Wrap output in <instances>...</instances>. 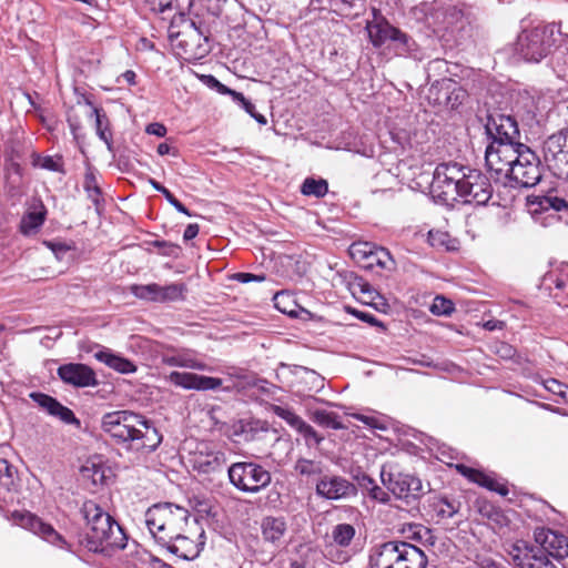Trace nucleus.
<instances>
[{
	"instance_id": "7ed1b4c3",
	"label": "nucleus",
	"mask_w": 568,
	"mask_h": 568,
	"mask_svg": "<svg viewBox=\"0 0 568 568\" xmlns=\"http://www.w3.org/2000/svg\"><path fill=\"white\" fill-rule=\"evenodd\" d=\"M81 514L85 520V531L79 539L82 546L94 552L125 548L128 538L122 527L95 501H84Z\"/></svg>"
},
{
	"instance_id": "a18cd8bd",
	"label": "nucleus",
	"mask_w": 568,
	"mask_h": 568,
	"mask_svg": "<svg viewBox=\"0 0 568 568\" xmlns=\"http://www.w3.org/2000/svg\"><path fill=\"white\" fill-rule=\"evenodd\" d=\"M454 311V304L444 296H436L430 305V312L434 315H449Z\"/></svg>"
},
{
	"instance_id": "c85d7f7f",
	"label": "nucleus",
	"mask_w": 568,
	"mask_h": 568,
	"mask_svg": "<svg viewBox=\"0 0 568 568\" xmlns=\"http://www.w3.org/2000/svg\"><path fill=\"white\" fill-rule=\"evenodd\" d=\"M226 464L225 454L222 452H212L196 460V468L200 473L212 474L219 471Z\"/></svg>"
},
{
	"instance_id": "052dcab7",
	"label": "nucleus",
	"mask_w": 568,
	"mask_h": 568,
	"mask_svg": "<svg viewBox=\"0 0 568 568\" xmlns=\"http://www.w3.org/2000/svg\"><path fill=\"white\" fill-rule=\"evenodd\" d=\"M356 481L357 485L366 493L371 490V487H374L376 485V481L367 474L356 476Z\"/></svg>"
},
{
	"instance_id": "3c124183",
	"label": "nucleus",
	"mask_w": 568,
	"mask_h": 568,
	"mask_svg": "<svg viewBox=\"0 0 568 568\" xmlns=\"http://www.w3.org/2000/svg\"><path fill=\"white\" fill-rule=\"evenodd\" d=\"M153 245L160 250V254L170 257H178L181 252V247L176 244L165 241H154Z\"/></svg>"
},
{
	"instance_id": "c756f323",
	"label": "nucleus",
	"mask_w": 568,
	"mask_h": 568,
	"mask_svg": "<svg viewBox=\"0 0 568 568\" xmlns=\"http://www.w3.org/2000/svg\"><path fill=\"white\" fill-rule=\"evenodd\" d=\"M162 362L169 366L185 367V368H192V369H199V371L205 369V364L197 361L190 353H178V354H173V355H165V356H163Z\"/></svg>"
},
{
	"instance_id": "58836bf2",
	"label": "nucleus",
	"mask_w": 568,
	"mask_h": 568,
	"mask_svg": "<svg viewBox=\"0 0 568 568\" xmlns=\"http://www.w3.org/2000/svg\"><path fill=\"white\" fill-rule=\"evenodd\" d=\"M318 9L329 8L334 11H344L348 8H363L364 0H314Z\"/></svg>"
},
{
	"instance_id": "473e14b6",
	"label": "nucleus",
	"mask_w": 568,
	"mask_h": 568,
	"mask_svg": "<svg viewBox=\"0 0 568 568\" xmlns=\"http://www.w3.org/2000/svg\"><path fill=\"white\" fill-rule=\"evenodd\" d=\"M355 535V527L351 524H338L332 529V539L341 547L349 546Z\"/></svg>"
},
{
	"instance_id": "4c0bfd02",
	"label": "nucleus",
	"mask_w": 568,
	"mask_h": 568,
	"mask_svg": "<svg viewBox=\"0 0 568 568\" xmlns=\"http://www.w3.org/2000/svg\"><path fill=\"white\" fill-rule=\"evenodd\" d=\"M294 469L303 476L323 475V464L317 460L300 458L295 463Z\"/></svg>"
},
{
	"instance_id": "09e8293b",
	"label": "nucleus",
	"mask_w": 568,
	"mask_h": 568,
	"mask_svg": "<svg viewBox=\"0 0 568 568\" xmlns=\"http://www.w3.org/2000/svg\"><path fill=\"white\" fill-rule=\"evenodd\" d=\"M33 164L36 166H39L44 170L53 171V172H61L62 171V163L60 160H57L52 156H40L38 155Z\"/></svg>"
},
{
	"instance_id": "412c9836",
	"label": "nucleus",
	"mask_w": 568,
	"mask_h": 568,
	"mask_svg": "<svg viewBox=\"0 0 568 568\" xmlns=\"http://www.w3.org/2000/svg\"><path fill=\"white\" fill-rule=\"evenodd\" d=\"M31 398L48 412V414L58 417L61 422L78 427L80 426V420L75 417L74 413L55 398L42 393H32Z\"/></svg>"
},
{
	"instance_id": "1a4fd4ad",
	"label": "nucleus",
	"mask_w": 568,
	"mask_h": 568,
	"mask_svg": "<svg viewBox=\"0 0 568 568\" xmlns=\"http://www.w3.org/2000/svg\"><path fill=\"white\" fill-rule=\"evenodd\" d=\"M368 37L374 47H381L387 40L397 43V51L400 55H410L414 59L423 58L416 53V43L405 33L390 26L387 21H378L367 24Z\"/></svg>"
},
{
	"instance_id": "338daca9",
	"label": "nucleus",
	"mask_w": 568,
	"mask_h": 568,
	"mask_svg": "<svg viewBox=\"0 0 568 568\" xmlns=\"http://www.w3.org/2000/svg\"><path fill=\"white\" fill-rule=\"evenodd\" d=\"M479 566L480 568H507L501 561L491 558H483Z\"/></svg>"
},
{
	"instance_id": "e433bc0d",
	"label": "nucleus",
	"mask_w": 568,
	"mask_h": 568,
	"mask_svg": "<svg viewBox=\"0 0 568 568\" xmlns=\"http://www.w3.org/2000/svg\"><path fill=\"white\" fill-rule=\"evenodd\" d=\"M87 103H88V105L91 106L90 116L95 118V130H97L98 136L102 141H104L105 144L108 145V148L110 149L111 141L106 135V129H108L106 115L104 113H101V111L98 108L93 106L91 102L88 101Z\"/></svg>"
},
{
	"instance_id": "6e6d98bb",
	"label": "nucleus",
	"mask_w": 568,
	"mask_h": 568,
	"mask_svg": "<svg viewBox=\"0 0 568 568\" xmlns=\"http://www.w3.org/2000/svg\"><path fill=\"white\" fill-rule=\"evenodd\" d=\"M233 278L240 283H250V282H264L266 276L264 274H252V273H235Z\"/></svg>"
},
{
	"instance_id": "7c9ffc66",
	"label": "nucleus",
	"mask_w": 568,
	"mask_h": 568,
	"mask_svg": "<svg viewBox=\"0 0 568 568\" xmlns=\"http://www.w3.org/2000/svg\"><path fill=\"white\" fill-rule=\"evenodd\" d=\"M311 419L322 427L332 429L346 428L336 413L326 409H315L311 412Z\"/></svg>"
},
{
	"instance_id": "6e6552de",
	"label": "nucleus",
	"mask_w": 568,
	"mask_h": 568,
	"mask_svg": "<svg viewBox=\"0 0 568 568\" xmlns=\"http://www.w3.org/2000/svg\"><path fill=\"white\" fill-rule=\"evenodd\" d=\"M381 480L396 499L404 500L407 505L418 500L425 494L422 480L413 474L387 471L383 467Z\"/></svg>"
},
{
	"instance_id": "b1692460",
	"label": "nucleus",
	"mask_w": 568,
	"mask_h": 568,
	"mask_svg": "<svg viewBox=\"0 0 568 568\" xmlns=\"http://www.w3.org/2000/svg\"><path fill=\"white\" fill-rule=\"evenodd\" d=\"M161 545L166 547L170 552L186 560H192L200 554L197 545L186 537L184 532H180L179 536L172 537L170 542H161Z\"/></svg>"
},
{
	"instance_id": "69168bd1",
	"label": "nucleus",
	"mask_w": 568,
	"mask_h": 568,
	"mask_svg": "<svg viewBox=\"0 0 568 568\" xmlns=\"http://www.w3.org/2000/svg\"><path fill=\"white\" fill-rule=\"evenodd\" d=\"M354 286L358 287L361 293H363V294H367V295H369V296L373 298V294L375 293V291H374V290H373V287H372L367 282H365L363 278H358V280L354 283Z\"/></svg>"
},
{
	"instance_id": "774afa93",
	"label": "nucleus",
	"mask_w": 568,
	"mask_h": 568,
	"mask_svg": "<svg viewBox=\"0 0 568 568\" xmlns=\"http://www.w3.org/2000/svg\"><path fill=\"white\" fill-rule=\"evenodd\" d=\"M199 225L197 224H189L183 233V239L185 241H190L194 239L199 234Z\"/></svg>"
},
{
	"instance_id": "393cba45",
	"label": "nucleus",
	"mask_w": 568,
	"mask_h": 568,
	"mask_svg": "<svg viewBox=\"0 0 568 568\" xmlns=\"http://www.w3.org/2000/svg\"><path fill=\"white\" fill-rule=\"evenodd\" d=\"M400 554L399 568H425L427 564L425 554L412 544L400 541Z\"/></svg>"
},
{
	"instance_id": "5fc2aeb1",
	"label": "nucleus",
	"mask_w": 568,
	"mask_h": 568,
	"mask_svg": "<svg viewBox=\"0 0 568 568\" xmlns=\"http://www.w3.org/2000/svg\"><path fill=\"white\" fill-rule=\"evenodd\" d=\"M545 281L550 285L554 284L559 291H562L568 285V275L559 276L555 272H550L546 275Z\"/></svg>"
},
{
	"instance_id": "8fccbe9b",
	"label": "nucleus",
	"mask_w": 568,
	"mask_h": 568,
	"mask_svg": "<svg viewBox=\"0 0 568 568\" xmlns=\"http://www.w3.org/2000/svg\"><path fill=\"white\" fill-rule=\"evenodd\" d=\"M13 483V468L7 459H0V485L9 487Z\"/></svg>"
},
{
	"instance_id": "a19ab883",
	"label": "nucleus",
	"mask_w": 568,
	"mask_h": 568,
	"mask_svg": "<svg viewBox=\"0 0 568 568\" xmlns=\"http://www.w3.org/2000/svg\"><path fill=\"white\" fill-rule=\"evenodd\" d=\"M159 291L160 285L156 283H151L146 285H133L131 287V292L135 297L152 302H158L156 297H159Z\"/></svg>"
},
{
	"instance_id": "2eb2a0df",
	"label": "nucleus",
	"mask_w": 568,
	"mask_h": 568,
	"mask_svg": "<svg viewBox=\"0 0 568 568\" xmlns=\"http://www.w3.org/2000/svg\"><path fill=\"white\" fill-rule=\"evenodd\" d=\"M491 142L519 143V130L516 120L508 114L491 113L488 115L485 125Z\"/></svg>"
},
{
	"instance_id": "ddd939ff",
	"label": "nucleus",
	"mask_w": 568,
	"mask_h": 568,
	"mask_svg": "<svg viewBox=\"0 0 568 568\" xmlns=\"http://www.w3.org/2000/svg\"><path fill=\"white\" fill-rule=\"evenodd\" d=\"M317 496L327 500L348 499L357 496V486L339 475H322L316 483Z\"/></svg>"
},
{
	"instance_id": "680f3d73",
	"label": "nucleus",
	"mask_w": 568,
	"mask_h": 568,
	"mask_svg": "<svg viewBox=\"0 0 568 568\" xmlns=\"http://www.w3.org/2000/svg\"><path fill=\"white\" fill-rule=\"evenodd\" d=\"M440 504L442 507L438 509V514L442 515L443 517L450 518L456 514V507L447 499H443Z\"/></svg>"
},
{
	"instance_id": "603ef678",
	"label": "nucleus",
	"mask_w": 568,
	"mask_h": 568,
	"mask_svg": "<svg viewBox=\"0 0 568 568\" xmlns=\"http://www.w3.org/2000/svg\"><path fill=\"white\" fill-rule=\"evenodd\" d=\"M390 491L385 490L383 487L377 484L374 487H371V490L367 493L371 499L378 501L381 504L387 505L390 503Z\"/></svg>"
},
{
	"instance_id": "79ce46f5",
	"label": "nucleus",
	"mask_w": 568,
	"mask_h": 568,
	"mask_svg": "<svg viewBox=\"0 0 568 568\" xmlns=\"http://www.w3.org/2000/svg\"><path fill=\"white\" fill-rule=\"evenodd\" d=\"M150 183L156 191L161 192L165 196L168 202L174 206L176 211L187 216H192L191 212L166 187L153 179H150Z\"/></svg>"
},
{
	"instance_id": "37998d69",
	"label": "nucleus",
	"mask_w": 568,
	"mask_h": 568,
	"mask_svg": "<svg viewBox=\"0 0 568 568\" xmlns=\"http://www.w3.org/2000/svg\"><path fill=\"white\" fill-rule=\"evenodd\" d=\"M273 413L284 419L291 427L297 429L302 425L303 419L296 415L291 408L275 405L273 406Z\"/></svg>"
},
{
	"instance_id": "f8f14e48",
	"label": "nucleus",
	"mask_w": 568,
	"mask_h": 568,
	"mask_svg": "<svg viewBox=\"0 0 568 568\" xmlns=\"http://www.w3.org/2000/svg\"><path fill=\"white\" fill-rule=\"evenodd\" d=\"M541 179V166L538 156L528 146L523 149L521 156L517 160L511 174L506 181L515 182L523 187L535 186Z\"/></svg>"
},
{
	"instance_id": "0eeeda50",
	"label": "nucleus",
	"mask_w": 568,
	"mask_h": 568,
	"mask_svg": "<svg viewBox=\"0 0 568 568\" xmlns=\"http://www.w3.org/2000/svg\"><path fill=\"white\" fill-rule=\"evenodd\" d=\"M521 143L490 142L485 152L486 166L496 181H506L517 160L521 156Z\"/></svg>"
},
{
	"instance_id": "ea45409f",
	"label": "nucleus",
	"mask_w": 568,
	"mask_h": 568,
	"mask_svg": "<svg viewBox=\"0 0 568 568\" xmlns=\"http://www.w3.org/2000/svg\"><path fill=\"white\" fill-rule=\"evenodd\" d=\"M374 246H375L374 244L368 243V242H357V243H353L349 246L348 252H349L351 257L356 263H358L361 266H363V264L365 262H367V257L371 254Z\"/></svg>"
},
{
	"instance_id": "9b49d317",
	"label": "nucleus",
	"mask_w": 568,
	"mask_h": 568,
	"mask_svg": "<svg viewBox=\"0 0 568 568\" xmlns=\"http://www.w3.org/2000/svg\"><path fill=\"white\" fill-rule=\"evenodd\" d=\"M465 172L466 168L458 163L438 164L433 174L432 191L452 197L455 194L459 195Z\"/></svg>"
},
{
	"instance_id": "39448f33",
	"label": "nucleus",
	"mask_w": 568,
	"mask_h": 568,
	"mask_svg": "<svg viewBox=\"0 0 568 568\" xmlns=\"http://www.w3.org/2000/svg\"><path fill=\"white\" fill-rule=\"evenodd\" d=\"M560 31L556 24L538 26L523 31L517 39L515 52L527 62H539L557 42Z\"/></svg>"
},
{
	"instance_id": "f3484780",
	"label": "nucleus",
	"mask_w": 568,
	"mask_h": 568,
	"mask_svg": "<svg viewBox=\"0 0 568 568\" xmlns=\"http://www.w3.org/2000/svg\"><path fill=\"white\" fill-rule=\"evenodd\" d=\"M58 376L65 383L74 387L97 386L98 379L94 371L88 365L80 363H69L58 368Z\"/></svg>"
},
{
	"instance_id": "bf43d9fd",
	"label": "nucleus",
	"mask_w": 568,
	"mask_h": 568,
	"mask_svg": "<svg viewBox=\"0 0 568 568\" xmlns=\"http://www.w3.org/2000/svg\"><path fill=\"white\" fill-rule=\"evenodd\" d=\"M241 106L260 124H266V118L255 111V105L251 101L246 100Z\"/></svg>"
},
{
	"instance_id": "dca6fc26",
	"label": "nucleus",
	"mask_w": 568,
	"mask_h": 568,
	"mask_svg": "<svg viewBox=\"0 0 568 568\" xmlns=\"http://www.w3.org/2000/svg\"><path fill=\"white\" fill-rule=\"evenodd\" d=\"M12 520L16 525L32 531L34 535L40 536L53 545L63 542L61 535H59L51 525L43 523L39 517L23 511H14Z\"/></svg>"
},
{
	"instance_id": "de8ad7c7",
	"label": "nucleus",
	"mask_w": 568,
	"mask_h": 568,
	"mask_svg": "<svg viewBox=\"0 0 568 568\" xmlns=\"http://www.w3.org/2000/svg\"><path fill=\"white\" fill-rule=\"evenodd\" d=\"M428 242L432 246H445L447 250H455V246L449 244L452 242L449 235L445 232L429 231Z\"/></svg>"
},
{
	"instance_id": "6ab92c4d",
	"label": "nucleus",
	"mask_w": 568,
	"mask_h": 568,
	"mask_svg": "<svg viewBox=\"0 0 568 568\" xmlns=\"http://www.w3.org/2000/svg\"><path fill=\"white\" fill-rule=\"evenodd\" d=\"M429 92L430 94L436 93L437 97L435 101L438 104H444L452 110L457 109L467 98L466 90L450 79H444L437 82L436 85L429 89Z\"/></svg>"
},
{
	"instance_id": "49530a36",
	"label": "nucleus",
	"mask_w": 568,
	"mask_h": 568,
	"mask_svg": "<svg viewBox=\"0 0 568 568\" xmlns=\"http://www.w3.org/2000/svg\"><path fill=\"white\" fill-rule=\"evenodd\" d=\"M83 475L91 478L94 485H103L105 480V470L102 466L92 464L82 468Z\"/></svg>"
},
{
	"instance_id": "a878e982",
	"label": "nucleus",
	"mask_w": 568,
	"mask_h": 568,
	"mask_svg": "<svg viewBox=\"0 0 568 568\" xmlns=\"http://www.w3.org/2000/svg\"><path fill=\"white\" fill-rule=\"evenodd\" d=\"M375 266L390 272L396 268V262L388 250L374 246L367 257V262H365L362 267L372 270Z\"/></svg>"
},
{
	"instance_id": "f257e3e1",
	"label": "nucleus",
	"mask_w": 568,
	"mask_h": 568,
	"mask_svg": "<svg viewBox=\"0 0 568 568\" xmlns=\"http://www.w3.org/2000/svg\"><path fill=\"white\" fill-rule=\"evenodd\" d=\"M101 428L111 439L129 450L153 452L162 442V436L156 427L142 415L131 410H114L104 414Z\"/></svg>"
},
{
	"instance_id": "13d9d810",
	"label": "nucleus",
	"mask_w": 568,
	"mask_h": 568,
	"mask_svg": "<svg viewBox=\"0 0 568 568\" xmlns=\"http://www.w3.org/2000/svg\"><path fill=\"white\" fill-rule=\"evenodd\" d=\"M546 388L552 392L554 394L560 395L564 398L568 397V387H566L556 379L548 381L546 384Z\"/></svg>"
},
{
	"instance_id": "4468645a",
	"label": "nucleus",
	"mask_w": 568,
	"mask_h": 568,
	"mask_svg": "<svg viewBox=\"0 0 568 568\" xmlns=\"http://www.w3.org/2000/svg\"><path fill=\"white\" fill-rule=\"evenodd\" d=\"M545 160L568 176V128L548 136L542 145Z\"/></svg>"
},
{
	"instance_id": "4d7b16f0",
	"label": "nucleus",
	"mask_w": 568,
	"mask_h": 568,
	"mask_svg": "<svg viewBox=\"0 0 568 568\" xmlns=\"http://www.w3.org/2000/svg\"><path fill=\"white\" fill-rule=\"evenodd\" d=\"M151 9L158 13H164L175 8L173 0H151Z\"/></svg>"
},
{
	"instance_id": "2f4dec72",
	"label": "nucleus",
	"mask_w": 568,
	"mask_h": 568,
	"mask_svg": "<svg viewBox=\"0 0 568 568\" xmlns=\"http://www.w3.org/2000/svg\"><path fill=\"white\" fill-rule=\"evenodd\" d=\"M551 65L559 78L568 79V42L555 50L551 57Z\"/></svg>"
},
{
	"instance_id": "a211bd4d",
	"label": "nucleus",
	"mask_w": 568,
	"mask_h": 568,
	"mask_svg": "<svg viewBox=\"0 0 568 568\" xmlns=\"http://www.w3.org/2000/svg\"><path fill=\"white\" fill-rule=\"evenodd\" d=\"M168 381L175 386L194 390H215L222 386L221 378L184 372H172Z\"/></svg>"
},
{
	"instance_id": "f03ea898",
	"label": "nucleus",
	"mask_w": 568,
	"mask_h": 568,
	"mask_svg": "<svg viewBox=\"0 0 568 568\" xmlns=\"http://www.w3.org/2000/svg\"><path fill=\"white\" fill-rule=\"evenodd\" d=\"M535 545L517 540L509 545L507 554L517 568H557L549 559H564L568 556V538L549 528L535 530Z\"/></svg>"
},
{
	"instance_id": "4be33fe9",
	"label": "nucleus",
	"mask_w": 568,
	"mask_h": 568,
	"mask_svg": "<svg viewBox=\"0 0 568 568\" xmlns=\"http://www.w3.org/2000/svg\"><path fill=\"white\" fill-rule=\"evenodd\" d=\"M456 469L460 475L465 476L470 481L476 483L479 486L485 487L491 491H496L501 496H507L509 493L505 484L497 481L496 479L480 470L470 468L463 464L456 465Z\"/></svg>"
},
{
	"instance_id": "cd10ccee",
	"label": "nucleus",
	"mask_w": 568,
	"mask_h": 568,
	"mask_svg": "<svg viewBox=\"0 0 568 568\" xmlns=\"http://www.w3.org/2000/svg\"><path fill=\"white\" fill-rule=\"evenodd\" d=\"M47 210L42 202H38L32 209L23 216L21 221V231L23 234H31L36 232L44 222Z\"/></svg>"
},
{
	"instance_id": "c9c22d12",
	"label": "nucleus",
	"mask_w": 568,
	"mask_h": 568,
	"mask_svg": "<svg viewBox=\"0 0 568 568\" xmlns=\"http://www.w3.org/2000/svg\"><path fill=\"white\" fill-rule=\"evenodd\" d=\"M328 191V184L325 180H315L312 178L306 179L301 187V192L307 196L322 197Z\"/></svg>"
},
{
	"instance_id": "423d86ee",
	"label": "nucleus",
	"mask_w": 568,
	"mask_h": 568,
	"mask_svg": "<svg viewBox=\"0 0 568 568\" xmlns=\"http://www.w3.org/2000/svg\"><path fill=\"white\" fill-rule=\"evenodd\" d=\"M230 483L240 491L256 494L271 483V474L253 462H237L227 469Z\"/></svg>"
},
{
	"instance_id": "5701e85b",
	"label": "nucleus",
	"mask_w": 568,
	"mask_h": 568,
	"mask_svg": "<svg viewBox=\"0 0 568 568\" xmlns=\"http://www.w3.org/2000/svg\"><path fill=\"white\" fill-rule=\"evenodd\" d=\"M94 358L120 374H133L136 372V365L133 362L113 353L109 348L95 352Z\"/></svg>"
},
{
	"instance_id": "20e7f679",
	"label": "nucleus",
	"mask_w": 568,
	"mask_h": 568,
	"mask_svg": "<svg viewBox=\"0 0 568 568\" xmlns=\"http://www.w3.org/2000/svg\"><path fill=\"white\" fill-rule=\"evenodd\" d=\"M189 511L180 506L164 503L150 507L144 515L151 535L161 544L184 532L189 523Z\"/></svg>"
},
{
	"instance_id": "72a5a7b5",
	"label": "nucleus",
	"mask_w": 568,
	"mask_h": 568,
	"mask_svg": "<svg viewBox=\"0 0 568 568\" xmlns=\"http://www.w3.org/2000/svg\"><path fill=\"white\" fill-rule=\"evenodd\" d=\"M186 292V286L183 283H173L166 286L160 285L158 302H172L184 298V293Z\"/></svg>"
},
{
	"instance_id": "0e129e2a",
	"label": "nucleus",
	"mask_w": 568,
	"mask_h": 568,
	"mask_svg": "<svg viewBox=\"0 0 568 568\" xmlns=\"http://www.w3.org/2000/svg\"><path fill=\"white\" fill-rule=\"evenodd\" d=\"M355 417H356V419H358L363 424L368 425V426H371L373 428L386 429V427L383 424H381L378 422V419L375 418V417L366 416V415H355Z\"/></svg>"
},
{
	"instance_id": "e2e57ef3",
	"label": "nucleus",
	"mask_w": 568,
	"mask_h": 568,
	"mask_svg": "<svg viewBox=\"0 0 568 568\" xmlns=\"http://www.w3.org/2000/svg\"><path fill=\"white\" fill-rule=\"evenodd\" d=\"M146 133L163 138L166 134V128L159 122L150 123L146 129Z\"/></svg>"
},
{
	"instance_id": "864d4df0",
	"label": "nucleus",
	"mask_w": 568,
	"mask_h": 568,
	"mask_svg": "<svg viewBox=\"0 0 568 568\" xmlns=\"http://www.w3.org/2000/svg\"><path fill=\"white\" fill-rule=\"evenodd\" d=\"M301 435L304 436L305 439H312L316 444H320L323 440V437L317 434V432L304 420L302 425L296 429Z\"/></svg>"
},
{
	"instance_id": "bb28decb",
	"label": "nucleus",
	"mask_w": 568,
	"mask_h": 568,
	"mask_svg": "<svg viewBox=\"0 0 568 568\" xmlns=\"http://www.w3.org/2000/svg\"><path fill=\"white\" fill-rule=\"evenodd\" d=\"M286 531V523L281 517H266L262 521V535L266 541L278 542Z\"/></svg>"
},
{
	"instance_id": "c03bdc74",
	"label": "nucleus",
	"mask_w": 568,
	"mask_h": 568,
	"mask_svg": "<svg viewBox=\"0 0 568 568\" xmlns=\"http://www.w3.org/2000/svg\"><path fill=\"white\" fill-rule=\"evenodd\" d=\"M84 190L87 191L88 193V196L89 199L94 202V203H98L99 202V197L101 195V191H100V187L98 185V180H97V176L94 174V172H92L91 170H89L85 175H84Z\"/></svg>"
},
{
	"instance_id": "aec40b11",
	"label": "nucleus",
	"mask_w": 568,
	"mask_h": 568,
	"mask_svg": "<svg viewBox=\"0 0 568 568\" xmlns=\"http://www.w3.org/2000/svg\"><path fill=\"white\" fill-rule=\"evenodd\" d=\"M400 541H388L376 546L369 556L371 568H399Z\"/></svg>"
},
{
	"instance_id": "9d476101",
	"label": "nucleus",
	"mask_w": 568,
	"mask_h": 568,
	"mask_svg": "<svg viewBox=\"0 0 568 568\" xmlns=\"http://www.w3.org/2000/svg\"><path fill=\"white\" fill-rule=\"evenodd\" d=\"M493 186L489 179L478 170L466 168L460 184V197L465 203L485 205L491 199Z\"/></svg>"
},
{
	"instance_id": "f704fd0d",
	"label": "nucleus",
	"mask_w": 568,
	"mask_h": 568,
	"mask_svg": "<svg viewBox=\"0 0 568 568\" xmlns=\"http://www.w3.org/2000/svg\"><path fill=\"white\" fill-rule=\"evenodd\" d=\"M530 204L537 206L534 210L535 212H537L538 210L546 211L549 209H554L555 211H561L562 209L568 207V203L565 199L552 195L536 196L535 200L530 202Z\"/></svg>"
}]
</instances>
